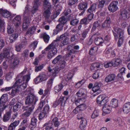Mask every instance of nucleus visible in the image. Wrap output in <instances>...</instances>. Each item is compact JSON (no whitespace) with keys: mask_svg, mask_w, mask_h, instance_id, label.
I'll list each match as a JSON object with an SVG mask.
<instances>
[{"mask_svg":"<svg viewBox=\"0 0 130 130\" xmlns=\"http://www.w3.org/2000/svg\"><path fill=\"white\" fill-rule=\"evenodd\" d=\"M59 21L60 22V24L64 25L67 21V19L64 17H62L59 19Z\"/></svg>","mask_w":130,"mask_h":130,"instance_id":"49","label":"nucleus"},{"mask_svg":"<svg viewBox=\"0 0 130 130\" xmlns=\"http://www.w3.org/2000/svg\"><path fill=\"white\" fill-rule=\"evenodd\" d=\"M24 46L21 44L16 45L15 46V50L17 52H20L21 49L23 48Z\"/></svg>","mask_w":130,"mask_h":130,"instance_id":"63","label":"nucleus"},{"mask_svg":"<svg viewBox=\"0 0 130 130\" xmlns=\"http://www.w3.org/2000/svg\"><path fill=\"white\" fill-rule=\"evenodd\" d=\"M118 4V2L117 1H113L111 2L108 7L109 10L112 12L116 11L118 8L117 6Z\"/></svg>","mask_w":130,"mask_h":130,"instance_id":"9","label":"nucleus"},{"mask_svg":"<svg viewBox=\"0 0 130 130\" xmlns=\"http://www.w3.org/2000/svg\"><path fill=\"white\" fill-rule=\"evenodd\" d=\"M9 56V53L8 51H5L3 54L0 55V64L2 62L3 59L4 58H5L6 61H7L8 57Z\"/></svg>","mask_w":130,"mask_h":130,"instance_id":"23","label":"nucleus"},{"mask_svg":"<svg viewBox=\"0 0 130 130\" xmlns=\"http://www.w3.org/2000/svg\"><path fill=\"white\" fill-rule=\"evenodd\" d=\"M68 98L63 96H61L59 99V101L60 103H61V105L64 106L65 103V102L68 100Z\"/></svg>","mask_w":130,"mask_h":130,"instance_id":"34","label":"nucleus"},{"mask_svg":"<svg viewBox=\"0 0 130 130\" xmlns=\"http://www.w3.org/2000/svg\"><path fill=\"white\" fill-rule=\"evenodd\" d=\"M8 95L6 94H3L0 99V101L6 103L8 100Z\"/></svg>","mask_w":130,"mask_h":130,"instance_id":"40","label":"nucleus"},{"mask_svg":"<svg viewBox=\"0 0 130 130\" xmlns=\"http://www.w3.org/2000/svg\"><path fill=\"white\" fill-rule=\"evenodd\" d=\"M36 29V28L34 26L29 28L26 32V35H29L30 36H31L34 34Z\"/></svg>","mask_w":130,"mask_h":130,"instance_id":"20","label":"nucleus"},{"mask_svg":"<svg viewBox=\"0 0 130 130\" xmlns=\"http://www.w3.org/2000/svg\"><path fill=\"white\" fill-rule=\"evenodd\" d=\"M78 0H69L68 2V5L71 6L75 4Z\"/></svg>","mask_w":130,"mask_h":130,"instance_id":"53","label":"nucleus"},{"mask_svg":"<svg viewBox=\"0 0 130 130\" xmlns=\"http://www.w3.org/2000/svg\"><path fill=\"white\" fill-rule=\"evenodd\" d=\"M64 60L63 57L61 55H58L52 61V63L54 64H56L58 62L60 63Z\"/></svg>","mask_w":130,"mask_h":130,"instance_id":"22","label":"nucleus"},{"mask_svg":"<svg viewBox=\"0 0 130 130\" xmlns=\"http://www.w3.org/2000/svg\"><path fill=\"white\" fill-rule=\"evenodd\" d=\"M28 21L27 23L26 22V20H25L23 22V25L22 26V28L24 29H26L28 27L29 24V21Z\"/></svg>","mask_w":130,"mask_h":130,"instance_id":"47","label":"nucleus"},{"mask_svg":"<svg viewBox=\"0 0 130 130\" xmlns=\"http://www.w3.org/2000/svg\"><path fill=\"white\" fill-rule=\"evenodd\" d=\"M118 101L116 99H112L111 101L110 106L113 108H116L118 106Z\"/></svg>","mask_w":130,"mask_h":130,"instance_id":"25","label":"nucleus"},{"mask_svg":"<svg viewBox=\"0 0 130 130\" xmlns=\"http://www.w3.org/2000/svg\"><path fill=\"white\" fill-rule=\"evenodd\" d=\"M21 44L23 45V46H24L27 44V41L25 37H22L21 38Z\"/></svg>","mask_w":130,"mask_h":130,"instance_id":"59","label":"nucleus"},{"mask_svg":"<svg viewBox=\"0 0 130 130\" xmlns=\"http://www.w3.org/2000/svg\"><path fill=\"white\" fill-rule=\"evenodd\" d=\"M22 104L20 102H18L13 107V110L15 112L18 110L22 106Z\"/></svg>","mask_w":130,"mask_h":130,"instance_id":"37","label":"nucleus"},{"mask_svg":"<svg viewBox=\"0 0 130 130\" xmlns=\"http://www.w3.org/2000/svg\"><path fill=\"white\" fill-rule=\"evenodd\" d=\"M25 108L26 107H24L23 109L25 110H27V111L25 112L24 113L22 114L21 115V117L23 118H26L29 117L30 115L31 112L33 110L32 109L31 110H29V109L26 110L25 109Z\"/></svg>","mask_w":130,"mask_h":130,"instance_id":"26","label":"nucleus"},{"mask_svg":"<svg viewBox=\"0 0 130 130\" xmlns=\"http://www.w3.org/2000/svg\"><path fill=\"white\" fill-rule=\"evenodd\" d=\"M6 103L0 101V115L1 112H3L7 107Z\"/></svg>","mask_w":130,"mask_h":130,"instance_id":"30","label":"nucleus"},{"mask_svg":"<svg viewBox=\"0 0 130 130\" xmlns=\"http://www.w3.org/2000/svg\"><path fill=\"white\" fill-rule=\"evenodd\" d=\"M123 111L124 114H127L130 112V102H127L123 105Z\"/></svg>","mask_w":130,"mask_h":130,"instance_id":"15","label":"nucleus"},{"mask_svg":"<svg viewBox=\"0 0 130 130\" xmlns=\"http://www.w3.org/2000/svg\"><path fill=\"white\" fill-rule=\"evenodd\" d=\"M79 115H78L77 119H81L79 125V127L82 129H83L86 126L87 124V120L85 118L82 117H78Z\"/></svg>","mask_w":130,"mask_h":130,"instance_id":"11","label":"nucleus"},{"mask_svg":"<svg viewBox=\"0 0 130 130\" xmlns=\"http://www.w3.org/2000/svg\"><path fill=\"white\" fill-rule=\"evenodd\" d=\"M20 121L19 120L14 121L11 123L8 127V130H13L15 129V127L19 124Z\"/></svg>","mask_w":130,"mask_h":130,"instance_id":"21","label":"nucleus"},{"mask_svg":"<svg viewBox=\"0 0 130 130\" xmlns=\"http://www.w3.org/2000/svg\"><path fill=\"white\" fill-rule=\"evenodd\" d=\"M36 112H35L34 113V117L31 119V123L29 126V127L30 128H33L36 126L37 119V118L34 116L36 115Z\"/></svg>","mask_w":130,"mask_h":130,"instance_id":"12","label":"nucleus"},{"mask_svg":"<svg viewBox=\"0 0 130 130\" xmlns=\"http://www.w3.org/2000/svg\"><path fill=\"white\" fill-rule=\"evenodd\" d=\"M27 69L25 68L23 71L19 74L17 77V80L15 83L16 87L20 89L19 91L24 90L27 87V83L30 78L29 75L23 76L26 72Z\"/></svg>","mask_w":130,"mask_h":130,"instance_id":"2","label":"nucleus"},{"mask_svg":"<svg viewBox=\"0 0 130 130\" xmlns=\"http://www.w3.org/2000/svg\"><path fill=\"white\" fill-rule=\"evenodd\" d=\"M78 97V100H76L75 102V104L76 105H78L84 104V102L85 101L86 98H83V97Z\"/></svg>","mask_w":130,"mask_h":130,"instance_id":"31","label":"nucleus"},{"mask_svg":"<svg viewBox=\"0 0 130 130\" xmlns=\"http://www.w3.org/2000/svg\"><path fill=\"white\" fill-rule=\"evenodd\" d=\"M62 84H59L54 87V91L56 92H59L62 89Z\"/></svg>","mask_w":130,"mask_h":130,"instance_id":"38","label":"nucleus"},{"mask_svg":"<svg viewBox=\"0 0 130 130\" xmlns=\"http://www.w3.org/2000/svg\"><path fill=\"white\" fill-rule=\"evenodd\" d=\"M51 124L52 125H54L55 127H58L60 123L57 117H55L53 118L51 121Z\"/></svg>","mask_w":130,"mask_h":130,"instance_id":"28","label":"nucleus"},{"mask_svg":"<svg viewBox=\"0 0 130 130\" xmlns=\"http://www.w3.org/2000/svg\"><path fill=\"white\" fill-rule=\"evenodd\" d=\"M45 104V102L44 101V100H42L40 102V104L39 106L38 107V109L36 110V112L37 113V112L38 111V110H40L43 107V106Z\"/></svg>","mask_w":130,"mask_h":130,"instance_id":"58","label":"nucleus"},{"mask_svg":"<svg viewBox=\"0 0 130 130\" xmlns=\"http://www.w3.org/2000/svg\"><path fill=\"white\" fill-rule=\"evenodd\" d=\"M100 27V24L98 22L96 21L94 23L92 27V29L93 30H95L97 28L99 29Z\"/></svg>","mask_w":130,"mask_h":130,"instance_id":"55","label":"nucleus"},{"mask_svg":"<svg viewBox=\"0 0 130 130\" xmlns=\"http://www.w3.org/2000/svg\"><path fill=\"white\" fill-rule=\"evenodd\" d=\"M28 8L29 6L28 5H27L25 7V10L24 11V18L23 21H24L25 20H26V22L27 23L28 21H29V23H30L31 19L30 17L29 16V14L28 12Z\"/></svg>","mask_w":130,"mask_h":130,"instance_id":"10","label":"nucleus"},{"mask_svg":"<svg viewBox=\"0 0 130 130\" xmlns=\"http://www.w3.org/2000/svg\"><path fill=\"white\" fill-rule=\"evenodd\" d=\"M111 61L113 64V66L114 67L118 66L122 62L121 60L118 58L114 59Z\"/></svg>","mask_w":130,"mask_h":130,"instance_id":"27","label":"nucleus"},{"mask_svg":"<svg viewBox=\"0 0 130 130\" xmlns=\"http://www.w3.org/2000/svg\"><path fill=\"white\" fill-rule=\"evenodd\" d=\"M13 23L17 27L19 26L21 24V19L20 15H17L13 20Z\"/></svg>","mask_w":130,"mask_h":130,"instance_id":"17","label":"nucleus"},{"mask_svg":"<svg viewBox=\"0 0 130 130\" xmlns=\"http://www.w3.org/2000/svg\"><path fill=\"white\" fill-rule=\"evenodd\" d=\"M98 49V47L96 46L92 47L89 51V54L90 55L96 52Z\"/></svg>","mask_w":130,"mask_h":130,"instance_id":"54","label":"nucleus"},{"mask_svg":"<svg viewBox=\"0 0 130 130\" xmlns=\"http://www.w3.org/2000/svg\"><path fill=\"white\" fill-rule=\"evenodd\" d=\"M102 73L101 71H97L94 73L93 75V78L95 79H98L100 76V74Z\"/></svg>","mask_w":130,"mask_h":130,"instance_id":"44","label":"nucleus"},{"mask_svg":"<svg viewBox=\"0 0 130 130\" xmlns=\"http://www.w3.org/2000/svg\"><path fill=\"white\" fill-rule=\"evenodd\" d=\"M108 98L103 95L99 96L97 99V102L100 106H104L102 110L103 111L106 113H109L111 110V106L108 104H106L108 101Z\"/></svg>","mask_w":130,"mask_h":130,"instance_id":"3","label":"nucleus"},{"mask_svg":"<svg viewBox=\"0 0 130 130\" xmlns=\"http://www.w3.org/2000/svg\"><path fill=\"white\" fill-rule=\"evenodd\" d=\"M50 123H45L44 126H46L45 128L46 130H54L52 126Z\"/></svg>","mask_w":130,"mask_h":130,"instance_id":"52","label":"nucleus"},{"mask_svg":"<svg viewBox=\"0 0 130 130\" xmlns=\"http://www.w3.org/2000/svg\"><path fill=\"white\" fill-rule=\"evenodd\" d=\"M103 42V40L101 37H97L94 40L95 44L97 45H101Z\"/></svg>","mask_w":130,"mask_h":130,"instance_id":"35","label":"nucleus"},{"mask_svg":"<svg viewBox=\"0 0 130 130\" xmlns=\"http://www.w3.org/2000/svg\"><path fill=\"white\" fill-rule=\"evenodd\" d=\"M85 91L86 90L84 89H80L76 93L78 97L86 98V95L84 93Z\"/></svg>","mask_w":130,"mask_h":130,"instance_id":"24","label":"nucleus"},{"mask_svg":"<svg viewBox=\"0 0 130 130\" xmlns=\"http://www.w3.org/2000/svg\"><path fill=\"white\" fill-rule=\"evenodd\" d=\"M99 115V111L97 110H94L91 115V118L94 119L98 117Z\"/></svg>","mask_w":130,"mask_h":130,"instance_id":"43","label":"nucleus"},{"mask_svg":"<svg viewBox=\"0 0 130 130\" xmlns=\"http://www.w3.org/2000/svg\"><path fill=\"white\" fill-rule=\"evenodd\" d=\"M115 77V76L114 74H110L106 77L105 80L107 83L110 82L114 80Z\"/></svg>","mask_w":130,"mask_h":130,"instance_id":"29","label":"nucleus"},{"mask_svg":"<svg viewBox=\"0 0 130 130\" xmlns=\"http://www.w3.org/2000/svg\"><path fill=\"white\" fill-rule=\"evenodd\" d=\"M51 12L48 9L46 10L43 13V15L46 19H48L50 17Z\"/></svg>","mask_w":130,"mask_h":130,"instance_id":"45","label":"nucleus"},{"mask_svg":"<svg viewBox=\"0 0 130 130\" xmlns=\"http://www.w3.org/2000/svg\"><path fill=\"white\" fill-rule=\"evenodd\" d=\"M111 23V19L109 17H107L102 24V27L103 28H109L110 26Z\"/></svg>","mask_w":130,"mask_h":130,"instance_id":"18","label":"nucleus"},{"mask_svg":"<svg viewBox=\"0 0 130 130\" xmlns=\"http://www.w3.org/2000/svg\"><path fill=\"white\" fill-rule=\"evenodd\" d=\"M92 90L94 92H96V95L99 94L102 92L101 90L100 89V87L99 86V84L98 82H95L94 84V86L92 88Z\"/></svg>","mask_w":130,"mask_h":130,"instance_id":"16","label":"nucleus"},{"mask_svg":"<svg viewBox=\"0 0 130 130\" xmlns=\"http://www.w3.org/2000/svg\"><path fill=\"white\" fill-rule=\"evenodd\" d=\"M66 65V62L64 60L59 63V68L58 66H56L52 71V75L54 77L56 76L57 74L60 70L61 69H63L64 68Z\"/></svg>","mask_w":130,"mask_h":130,"instance_id":"6","label":"nucleus"},{"mask_svg":"<svg viewBox=\"0 0 130 130\" xmlns=\"http://www.w3.org/2000/svg\"><path fill=\"white\" fill-rule=\"evenodd\" d=\"M40 4V3L38 0L34 1L33 5L31 10V12L33 14H34L38 10V8Z\"/></svg>","mask_w":130,"mask_h":130,"instance_id":"14","label":"nucleus"},{"mask_svg":"<svg viewBox=\"0 0 130 130\" xmlns=\"http://www.w3.org/2000/svg\"><path fill=\"white\" fill-rule=\"evenodd\" d=\"M0 13L2 16L5 18H8L11 15V13L8 11L5 10H3L2 9H0Z\"/></svg>","mask_w":130,"mask_h":130,"instance_id":"19","label":"nucleus"},{"mask_svg":"<svg viewBox=\"0 0 130 130\" xmlns=\"http://www.w3.org/2000/svg\"><path fill=\"white\" fill-rule=\"evenodd\" d=\"M54 78L53 77L48 80L47 82V86L48 89H51V88L54 80Z\"/></svg>","mask_w":130,"mask_h":130,"instance_id":"42","label":"nucleus"},{"mask_svg":"<svg viewBox=\"0 0 130 130\" xmlns=\"http://www.w3.org/2000/svg\"><path fill=\"white\" fill-rule=\"evenodd\" d=\"M87 4L85 3H81L78 5V8L80 10H85L87 8Z\"/></svg>","mask_w":130,"mask_h":130,"instance_id":"33","label":"nucleus"},{"mask_svg":"<svg viewBox=\"0 0 130 130\" xmlns=\"http://www.w3.org/2000/svg\"><path fill=\"white\" fill-rule=\"evenodd\" d=\"M117 34L114 33V36L116 39L117 38H119V39L118 42V46L119 47L123 43V36L124 34L123 31L121 28H119L117 29Z\"/></svg>","mask_w":130,"mask_h":130,"instance_id":"5","label":"nucleus"},{"mask_svg":"<svg viewBox=\"0 0 130 130\" xmlns=\"http://www.w3.org/2000/svg\"><path fill=\"white\" fill-rule=\"evenodd\" d=\"M7 31L8 34H11L14 31V30L11 26L8 25L7 28Z\"/></svg>","mask_w":130,"mask_h":130,"instance_id":"57","label":"nucleus"},{"mask_svg":"<svg viewBox=\"0 0 130 130\" xmlns=\"http://www.w3.org/2000/svg\"><path fill=\"white\" fill-rule=\"evenodd\" d=\"M49 109V105L47 104L44 107L42 111L44 112L45 113L47 114L48 113Z\"/></svg>","mask_w":130,"mask_h":130,"instance_id":"64","label":"nucleus"},{"mask_svg":"<svg viewBox=\"0 0 130 130\" xmlns=\"http://www.w3.org/2000/svg\"><path fill=\"white\" fill-rule=\"evenodd\" d=\"M79 22V21L77 19H75L71 21L70 22V24L72 26H74L77 24Z\"/></svg>","mask_w":130,"mask_h":130,"instance_id":"61","label":"nucleus"},{"mask_svg":"<svg viewBox=\"0 0 130 130\" xmlns=\"http://www.w3.org/2000/svg\"><path fill=\"white\" fill-rule=\"evenodd\" d=\"M130 17V11L128 10H122L120 14V19L126 20Z\"/></svg>","mask_w":130,"mask_h":130,"instance_id":"7","label":"nucleus"},{"mask_svg":"<svg viewBox=\"0 0 130 130\" xmlns=\"http://www.w3.org/2000/svg\"><path fill=\"white\" fill-rule=\"evenodd\" d=\"M78 107L80 109V111L83 110L85 109L86 108V106L84 104H79L77 105Z\"/></svg>","mask_w":130,"mask_h":130,"instance_id":"60","label":"nucleus"},{"mask_svg":"<svg viewBox=\"0 0 130 130\" xmlns=\"http://www.w3.org/2000/svg\"><path fill=\"white\" fill-rule=\"evenodd\" d=\"M10 115V112L9 111L7 112L3 118V120L4 122H6L9 119Z\"/></svg>","mask_w":130,"mask_h":130,"instance_id":"39","label":"nucleus"},{"mask_svg":"<svg viewBox=\"0 0 130 130\" xmlns=\"http://www.w3.org/2000/svg\"><path fill=\"white\" fill-rule=\"evenodd\" d=\"M73 46L74 45L73 44H71L69 45L67 48V50H69L71 53H74L76 52L71 48H73Z\"/></svg>","mask_w":130,"mask_h":130,"instance_id":"51","label":"nucleus"},{"mask_svg":"<svg viewBox=\"0 0 130 130\" xmlns=\"http://www.w3.org/2000/svg\"><path fill=\"white\" fill-rule=\"evenodd\" d=\"M18 37V34H12V36L10 37V39L13 41H14Z\"/></svg>","mask_w":130,"mask_h":130,"instance_id":"62","label":"nucleus"},{"mask_svg":"<svg viewBox=\"0 0 130 130\" xmlns=\"http://www.w3.org/2000/svg\"><path fill=\"white\" fill-rule=\"evenodd\" d=\"M113 66V64L111 61L109 62H105L104 63V67L105 68L111 67Z\"/></svg>","mask_w":130,"mask_h":130,"instance_id":"56","label":"nucleus"},{"mask_svg":"<svg viewBox=\"0 0 130 130\" xmlns=\"http://www.w3.org/2000/svg\"><path fill=\"white\" fill-rule=\"evenodd\" d=\"M28 91V94L26 98L25 103L26 104L30 105L29 106L26 107L25 109H29L31 110L34 108V105L36 102L38 100V97L33 93H29L30 91Z\"/></svg>","mask_w":130,"mask_h":130,"instance_id":"4","label":"nucleus"},{"mask_svg":"<svg viewBox=\"0 0 130 130\" xmlns=\"http://www.w3.org/2000/svg\"><path fill=\"white\" fill-rule=\"evenodd\" d=\"M16 85H15V83L13 86V89L11 93L10 94L12 96H14L16 94L17 92H18L20 91V89L17 88L16 87Z\"/></svg>","mask_w":130,"mask_h":130,"instance_id":"32","label":"nucleus"},{"mask_svg":"<svg viewBox=\"0 0 130 130\" xmlns=\"http://www.w3.org/2000/svg\"><path fill=\"white\" fill-rule=\"evenodd\" d=\"M68 35V34L67 33L61 35L59 38H57L56 41H54L45 48V50L49 51L47 56L48 59H51L57 53V51L56 48V46H58L57 41H59L60 39L62 40L60 43L61 46L68 44L69 39L67 37Z\"/></svg>","mask_w":130,"mask_h":130,"instance_id":"1","label":"nucleus"},{"mask_svg":"<svg viewBox=\"0 0 130 130\" xmlns=\"http://www.w3.org/2000/svg\"><path fill=\"white\" fill-rule=\"evenodd\" d=\"M50 37L46 33H44L43 35V39L45 42L47 43L49 40Z\"/></svg>","mask_w":130,"mask_h":130,"instance_id":"48","label":"nucleus"},{"mask_svg":"<svg viewBox=\"0 0 130 130\" xmlns=\"http://www.w3.org/2000/svg\"><path fill=\"white\" fill-rule=\"evenodd\" d=\"M103 67L102 64L99 63H93L90 67L91 70L92 71H96V70L100 71L98 69L100 68H101Z\"/></svg>","mask_w":130,"mask_h":130,"instance_id":"13","label":"nucleus"},{"mask_svg":"<svg viewBox=\"0 0 130 130\" xmlns=\"http://www.w3.org/2000/svg\"><path fill=\"white\" fill-rule=\"evenodd\" d=\"M51 7L50 3L49 2L48 0H44L43 8L45 9V8L49 9Z\"/></svg>","mask_w":130,"mask_h":130,"instance_id":"36","label":"nucleus"},{"mask_svg":"<svg viewBox=\"0 0 130 130\" xmlns=\"http://www.w3.org/2000/svg\"><path fill=\"white\" fill-rule=\"evenodd\" d=\"M10 57H8L7 61H9L10 63V66L11 68H14L19 63V59L16 57H13L12 58H10V60H9Z\"/></svg>","mask_w":130,"mask_h":130,"instance_id":"8","label":"nucleus"},{"mask_svg":"<svg viewBox=\"0 0 130 130\" xmlns=\"http://www.w3.org/2000/svg\"><path fill=\"white\" fill-rule=\"evenodd\" d=\"M13 73L12 72H10L7 73L6 76V79L8 81L10 79L12 78L13 75Z\"/></svg>","mask_w":130,"mask_h":130,"instance_id":"50","label":"nucleus"},{"mask_svg":"<svg viewBox=\"0 0 130 130\" xmlns=\"http://www.w3.org/2000/svg\"><path fill=\"white\" fill-rule=\"evenodd\" d=\"M96 8V4H93L91 5L88 9L87 11L91 13L95 11Z\"/></svg>","mask_w":130,"mask_h":130,"instance_id":"41","label":"nucleus"},{"mask_svg":"<svg viewBox=\"0 0 130 130\" xmlns=\"http://www.w3.org/2000/svg\"><path fill=\"white\" fill-rule=\"evenodd\" d=\"M39 75L42 82L46 80L48 78L47 76L45 74H41Z\"/></svg>","mask_w":130,"mask_h":130,"instance_id":"46","label":"nucleus"}]
</instances>
